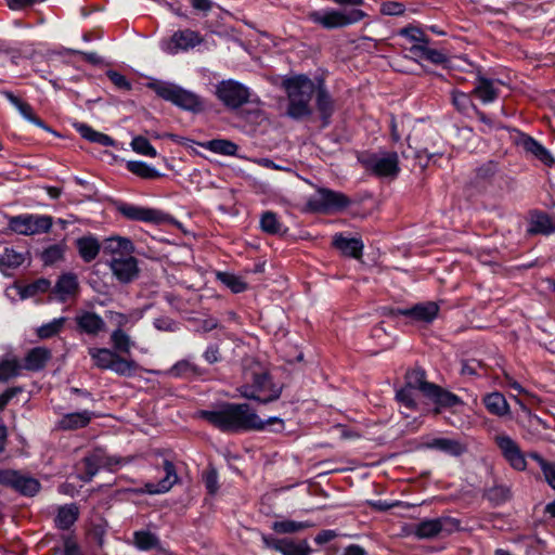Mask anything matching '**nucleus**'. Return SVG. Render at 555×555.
I'll return each instance as SVG.
<instances>
[{
	"label": "nucleus",
	"instance_id": "obj_1",
	"mask_svg": "<svg viewBox=\"0 0 555 555\" xmlns=\"http://www.w3.org/2000/svg\"><path fill=\"white\" fill-rule=\"evenodd\" d=\"M198 416L224 433L261 430L267 425L275 423L281 428L284 427L283 421L279 417L262 421L246 403H225L216 410H202Z\"/></svg>",
	"mask_w": 555,
	"mask_h": 555
},
{
	"label": "nucleus",
	"instance_id": "obj_2",
	"mask_svg": "<svg viewBox=\"0 0 555 555\" xmlns=\"http://www.w3.org/2000/svg\"><path fill=\"white\" fill-rule=\"evenodd\" d=\"M288 96L287 114L299 119L311 114L310 101L315 91L314 82L305 75H297L283 81Z\"/></svg>",
	"mask_w": 555,
	"mask_h": 555
},
{
	"label": "nucleus",
	"instance_id": "obj_3",
	"mask_svg": "<svg viewBox=\"0 0 555 555\" xmlns=\"http://www.w3.org/2000/svg\"><path fill=\"white\" fill-rule=\"evenodd\" d=\"M147 88L153 90L159 98L171 102L173 105L190 112H201L204 108L202 99L194 92L167 81H150Z\"/></svg>",
	"mask_w": 555,
	"mask_h": 555
},
{
	"label": "nucleus",
	"instance_id": "obj_4",
	"mask_svg": "<svg viewBox=\"0 0 555 555\" xmlns=\"http://www.w3.org/2000/svg\"><path fill=\"white\" fill-rule=\"evenodd\" d=\"M250 380L238 388L242 397L262 403L274 401L280 397L281 387L275 385L262 369L251 371Z\"/></svg>",
	"mask_w": 555,
	"mask_h": 555
},
{
	"label": "nucleus",
	"instance_id": "obj_5",
	"mask_svg": "<svg viewBox=\"0 0 555 555\" xmlns=\"http://www.w3.org/2000/svg\"><path fill=\"white\" fill-rule=\"evenodd\" d=\"M88 354L95 367L113 371L119 376H132L139 370L133 359L124 358L109 348L90 347Z\"/></svg>",
	"mask_w": 555,
	"mask_h": 555
},
{
	"label": "nucleus",
	"instance_id": "obj_6",
	"mask_svg": "<svg viewBox=\"0 0 555 555\" xmlns=\"http://www.w3.org/2000/svg\"><path fill=\"white\" fill-rule=\"evenodd\" d=\"M359 163L370 173L378 178H396L399 175V156L396 152H363L358 156Z\"/></svg>",
	"mask_w": 555,
	"mask_h": 555
},
{
	"label": "nucleus",
	"instance_id": "obj_7",
	"mask_svg": "<svg viewBox=\"0 0 555 555\" xmlns=\"http://www.w3.org/2000/svg\"><path fill=\"white\" fill-rule=\"evenodd\" d=\"M366 16L360 9L312 11L308 20L325 29L343 28L362 21Z\"/></svg>",
	"mask_w": 555,
	"mask_h": 555
},
{
	"label": "nucleus",
	"instance_id": "obj_8",
	"mask_svg": "<svg viewBox=\"0 0 555 555\" xmlns=\"http://www.w3.org/2000/svg\"><path fill=\"white\" fill-rule=\"evenodd\" d=\"M351 204L350 198L341 192L320 188L307 202L310 211L331 214L344 210Z\"/></svg>",
	"mask_w": 555,
	"mask_h": 555
},
{
	"label": "nucleus",
	"instance_id": "obj_9",
	"mask_svg": "<svg viewBox=\"0 0 555 555\" xmlns=\"http://www.w3.org/2000/svg\"><path fill=\"white\" fill-rule=\"evenodd\" d=\"M52 224V217L44 215L23 214L8 217L9 230L25 236L47 233Z\"/></svg>",
	"mask_w": 555,
	"mask_h": 555
},
{
	"label": "nucleus",
	"instance_id": "obj_10",
	"mask_svg": "<svg viewBox=\"0 0 555 555\" xmlns=\"http://www.w3.org/2000/svg\"><path fill=\"white\" fill-rule=\"evenodd\" d=\"M125 460L117 456L108 455L103 449H94L87 455L80 463L79 469L82 470L80 479L90 481L99 472L100 468H107L109 470L122 465Z\"/></svg>",
	"mask_w": 555,
	"mask_h": 555
},
{
	"label": "nucleus",
	"instance_id": "obj_11",
	"mask_svg": "<svg viewBox=\"0 0 555 555\" xmlns=\"http://www.w3.org/2000/svg\"><path fill=\"white\" fill-rule=\"evenodd\" d=\"M216 95L227 107L235 109L249 101L250 92L243 83L228 79L217 85Z\"/></svg>",
	"mask_w": 555,
	"mask_h": 555
},
{
	"label": "nucleus",
	"instance_id": "obj_12",
	"mask_svg": "<svg viewBox=\"0 0 555 555\" xmlns=\"http://www.w3.org/2000/svg\"><path fill=\"white\" fill-rule=\"evenodd\" d=\"M0 487L11 488L23 495H35L40 489V483L37 479L15 469L0 467Z\"/></svg>",
	"mask_w": 555,
	"mask_h": 555
},
{
	"label": "nucleus",
	"instance_id": "obj_13",
	"mask_svg": "<svg viewBox=\"0 0 555 555\" xmlns=\"http://www.w3.org/2000/svg\"><path fill=\"white\" fill-rule=\"evenodd\" d=\"M494 443L513 469L524 472L527 468L526 454L513 438L506 434H498L494 436Z\"/></svg>",
	"mask_w": 555,
	"mask_h": 555
},
{
	"label": "nucleus",
	"instance_id": "obj_14",
	"mask_svg": "<svg viewBox=\"0 0 555 555\" xmlns=\"http://www.w3.org/2000/svg\"><path fill=\"white\" fill-rule=\"evenodd\" d=\"M204 41L202 35L192 29L175 31L170 38L164 39L160 48L164 52L175 55L180 51H188L199 46Z\"/></svg>",
	"mask_w": 555,
	"mask_h": 555
},
{
	"label": "nucleus",
	"instance_id": "obj_15",
	"mask_svg": "<svg viewBox=\"0 0 555 555\" xmlns=\"http://www.w3.org/2000/svg\"><path fill=\"white\" fill-rule=\"evenodd\" d=\"M459 527V522L450 517L424 519L414 529V534L420 539H434L440 534H450Z\"/></svg>",
	"mask_w": 555,
	"mask_h": 555
},
{
	"label": "nucleus",
	"instance_id": "obj_16",
	"mask_svg": "<svg viewBox=\"0 0 555 555\" xmlns=\"http://www.w3.org/2000/svg\"><path fill=\"white\" fill-rule=\"evenodd\" d=\"M117 211L125 218L133 221H142L158 224L164 221V214L154 208H146L134 204L120 202L116 205Z\"/></svg>",
	"mask_w": 555,
	"mask_h": 555
},
{
	"label": "nucleus",
	"instance_id": "obj_17",
	"mask_svg": "<svg viewBox=\"0 0 555 555\" xmlns=\"http://www.w3.org/2000/svg\"><path fill=\"white\" fill-rule=\"evenodd\" d=\"M111 270L121 283H129L139 274L138 261L134 257H113L109 261Z\"/></svg>",
	"mask_w": 555,
	"mask_h": 555
},
{
	"label": "nucleus",
	"instance_id": "obj_18",
	"mask_svg": "<svg viewBox=\"0 0 555 555\" xmlns=\"http://www.w3.org/2000/svg\"><path fill=\"white\" fill-rule=\"evenodd\" d=\"M165 476L157 482H146L139 493L159 494L169 491L178 480V475L175 465L165 460L164 462Z\"/></svg>",
	"mask_w": 555,
	"mask_h": 555
},
{
	"label": "nucleus",
	"instance_id": "obj_19",
	"mask_svg": "<svg viewBox=\"0 0 555 555\" xmlns=\"http://www.w3.org/2000/svg\"><path fill=\"white\" fill-rule=\"evenodd\" d=\"M439 307L435 302L415 305L412 308L398 309L397 314L411 318L414 321L429 323L438 314Z\"/></svg>",
	"mask_w": 555,
	"mask_h": 555
},
{
	"label": "nucleus",
	"instance_id": "obj_20",
	"mask_svg": "<svg viewBox=\"0 0 555 555\" xmlns=\"http://www.w3.org/2000/svg\"><path fill=\"white\" fill-rule=\"evenodd\" d=\"M75 321L79 331L88 335L96 336L105 328V322L103 318L92 311L79 312L76 315Z\"/></svg>",
	"mask_w": 555,
	"mask_h": 555
},
{
	"label": "nucleus",
	"instance_id": "obj_21",
	"mask_svg": "<svg viewBox=\"0 0 555 555\" xmlns=\"http://www.w3.org/2000/svg\"><path fill=\"white\" fill-rule=\"evenodd\" d=\"M516 143L518 146L524 149V151L533 155L546 165H550L554 162L550 152L541 143L528 134L520 133L516 139Z\"/></svg>",
	"mask_w": 555,
	"mask_h": 555
},
{
	"label": "nucleus",
	"instance_id": "obj_22",
	"mask_svg": "<svg viewBox=\"0 0 555 555\" xmlns=\"http://www.w3.org/2000/svg\"><path fill=\"white\" fill-rule=\"evenodd\" d=\"M499 80H492L482 76L477 77L476 86L473 90V94L476 95L483 104L494 102L499 96Z\"/></svg>",
	"mask_w": 555,
	"mask_h": 555
},
{
	"label": "nucleus",
	"instance_id": "obj_23",
	"mask_svg": "<svg viewBox=\"0 0 555 555\" xmlns=\"http://www.w3.org/2000/svg\"><path fill=\"white\" fill-rule=\"evenodd\" d=\"M134 251L131 240L122 236L108 237L104 243V253L113 257H128Z\"/></svg>",
	"mask_w": 555,
	"mask_h": 555
},
{
	"label": "nucleus",
	"instance_id": "obj_24",
	"mask_svg": "<svg viewBox=\"0 0 555 555\" xmlns=\"http://www.w3.org/2000/svg\"><path fill=\"white\" fill-rule=\"evenodd\" d=\"M333 245L345 256L356 259H359L362 256L363 243L359 238H350L343 234H336L333 238Z\"/></svg>",
	"mask_w": 555,
	"mask_h": 555
},
{
	"label": "nucleus",
	"instance_id": "obj_25",
	"mask_svg": "<svg viewBox=\"0 0 555 555\" xmlns=\"http://www.w3.org/2000/svg\"><path fill=\"white\" fill-rule=\"evenodd\" d=\"M95 414L91 411L83 410L65 414L59 422V427L64 430H75L89 425Z\"/></svg>",
	"mask_w": 555,
	"mask_h": 555
},
{
	"label": "nucleus",
	"instance_id": "obj_26",
	"mask_svg": "<svg viewBox=\"0 0 555 555\" xmlns=\"http://www.w3.org/2000/svg\"><path fill=\"white\" fill-rule=\"evenodd\" d=\"M142 312L132 311L130 313H122L114 310H107L105 317L109 323L114 326V330L126 331V328L132 327L141 318Z\"/></svg>",
	"mask_w": 555,
	"mask_h": 555
},
{
	"label": "nucleus",
	"instance_id": "obj_27",
	"mask_svg": "<svg viewBox=\"0 0 555 555\" xmlns=\"http://www.w3.org/2000/svg\"><path fill=\"white\" fill-rule=\"evenodd\" d=\"M482 402L490 414L499 417L509 414V404L501 392L494 391L486 395Z\"/></svg>",
	"mask_w": 555,
	"mask_h": 555
},
{
	"label": "nucleus",
	"instance_id": "obj_28",
	"mask_svg": "<svg viewBox=\"0 0 555 555\" xmlns=\"http://www.w3.org/2000/svg\"><path fill=\"white\" fill-rule=\"evenodd\" d=\"M51 358L49 349L36 347L29 350L25 357L23 367L28 371H39L43 369Z\"/></svg>",
	"mask_w": 555,
	"mask_h": 555
},
{
	"label": "nucleus",
	"instance_id": "obj_29",
	"mask_svg": "<svg viewBox=\"0 0 555 555\" xmlns=\"http://www.w3.org/2000/svg\"><path fill=\"white\" fill-rule=\"evenodd\" d=\"M79 517V508L76 504H65L57 508L56 516L54 518L55 526L59 529H69Z\"/></svg>",
	"mask_w": 555,
	"mask_h": 555
},
{
	"label": "nucleus",
	"instance_id": "obj_30",
	"mask_svg": "<svg viewBox=\"0 0 555 555\" xmlns=\"http://www.w3.org/2000/svg\"><path fill=\"white\" fill-rule=\"evenodd\" d=\"M427 447L452 456H459L466 451V447L461 441L449 438H435L427 443Z\"/></svg>",
	"mask_w": 555,
	"mask_h": 555
},
{
	"label": "nucleus",
	"instance_id": "obj_31",
	"mask_svg": "<svg viewBox=\"0 0 555 555\" xmlns=\"http://www.w3.org/2000/svg\"><path fill=\"white\" fill-rule=\"evenodd\" d=\"M202 370L190 360H180L175 363L168 371L165 372L166 375L176 377V378H191L202 375Z\"/></svg>",
	"mask_w": 555,
	"mask_h": 555
},
{
	"label": "nucleus",
	"instance_id": "obj_32",
	"mask_svg": "<svg viewBox=\"0 0 555 555\" xmlns=\"http://www.w3.org/2000/svg\"><path fill=\"white\" fill-rule=\"evenodd\" d=\"M24 261L25 255L13 247H5L3 251L0 253V270L5 274L22 266Z\"/></svg>",
	"mask_w": 555,
	"mask_h": 555
},
{
	"label": "nucleus",
	"instance_id": "obj_33",
	"mask_svg": "<svg viewBox=\"0 0 555 555\" xmlns=\"http://www.w3.org/2000/svg\"><path fill=\"white\" fill-rule=\"evenodd\" d=\"M76 130L86 140L92 143H98L102 146H114L115 141L107 134L94 130L92 127L86 124H76Z\"/></svg>",
	"mask_w": 555,
	"mask_h": 555
},
{
	"label": "nucleus",
	"instance_id": "obj_34",
	"mask_svg": "<svg viewBox=\"0 0 555 555\" xmlns=\"http://www.w3.org/2000/svg\"><path fill=\"white\" fill-rule=\"evenodd\" d=\"M76 130L86 140L92 143H98L102 146H114L115 141L107 134L94 130L92 127L86 124H76Z\"/></svg>",
	"mask_w": 555,
	"mask_h": 555
},
{
	"label": "nucleus",
	"instance_id": "obj_35",
	"mask_svg": "<svg viewBox=\"0 0 555 555\" xmlns=\"http://www.w3.org/2000/svg\"><path fill=\"white\" fill-rule=\"evenodd\" d=\"M529 231L534 234H551L555 232V218L544 212H534L531 215Z\"/></svg>",
	"mask_w": 555,
	"mask_h": 555
},
{
	"label": "nucleus",
	"instance_id": "obj_36",
	"mask_svg": "<svg viewBox=\"0 0 555 555\" xmlns=\"http://www.w3.org/2000/svg\"><path fill=\"white\" fill-rule=\"evenodd\" d=\"M109 341L112 349L118 354H130L131 349L135 346L130 335L126 331L113 330Z\"/></svg>",
	"mask_w": 555,
	"mask_h": 555
},
{
	"label": "nucleus",
	"instance_id": "obj_37",
	"mask_svg": "<svg viewBox=\"0 0 555 555\" xmlns=\"http://www.w3.org/2000/svg\"><path fill=\"white\" fill-rule=\"evenodd\" d=\"M78 289L77 276L73 273L61 275L55 284L54 291L61 300H66Z\"/></svg>",
	"mask_w": 555,
	"mask_h": 555
},
{
	"label": "nucleus",
	"instance_id": "obj_38",
	"mask_svg": "<svg viewBox=\"0 0 555 555\" xmlns=\"http://www.w3.org/2000/svg\"><path fill=\"white\" fill-rule=\"evenodd\" d=\"M78 253L86 262H91L96 258L100 251V244L92 236H83L76 242Z\"/></svg>",
	"mask_w": 555,
	"mask_h": 555
},
{
	"label": "nucleus",
	"instance_id": "obj_39",
	"mask_svg": "<svg viewBox=\"0 0 555 555\" xmlns=\"http://www.w3.org/2000/svg\"><path fill=\"white\" fill-rule=\"evenodd\" d=\"M434 385L435 384L425 380V372L422 369L411 370L405 375V387L415 391L420 390L426 397L430 391L428 386Z\"/></svg>",
	"mask_w": 555,
	"mask_h": 555
},
{
	"label": "nucleus",
	"instance_id": "obj_40",
	"mask_svg": "<svg viewBox=\"0 0 555 555\" xmlns=\"http://www.w3.org/2000/svg\"><path fill=\"white\" fill-rule=\"evenodd\" d=\"M5 96L25 119L41 128H44L43 121L35 115L33 107L28 103L15 96L11 92L5 93Z\"/></svg>",
	"mask_w": 555,
	"mask_h": 555
},
{
	"label": "nucleus",
	"instance_id": "obj_41",
	"mask_svg": "<svg viewBox=\"0 0 555 555\" xmlns=\"http://www.w3.org/2000/svg\"><path fill=\"white\" fill-rule=\"evenodd\" d=\"M202 147L220 155L234 156L238 150V146L225 139H214L201 144Z\"/></svg>",
	"mask_w": 555,
	"mask_h": 555
},
{
	"label": "nucleus",
	"instance_id": "obj_42",
	"mask_svg": "<svg viewBox=\"0 0 555 555\" xmlns=\"http://www.w3.org/2000/svg\"><path fill=\"white\" fill-rule=\"evenodd\" d=\"M430 390L427 397L434 400L435 403L441 406H454L457 405L461 401L457 396L441 389L439 386H428Z\"/></svg>",
	"mask_w": 555,
	"mask_h": 555
},
{
	"label": "nucleus",
	"instance_id": "obj_43",
	"mask_svg": "<svg viewBox=\"0 0 555 555\" xmlns=\"http://www.w3.org/2000/svg\"><path fill=\"white\" fill-rule=\"evenodd\" d=\"M126 168L133 175L142 178V179H157L163 177L158 170L154 167L147 165L144 162L140 160H129L126 164Z\"/></svg>",
	"mask_w": 555,
	"mask_h": 555
},
{
	"label": "nucleus",
	"instance_id": "obj_44",
	"mask_svg": "<svg viewBox=\"0 0 555 555\" xmlns=\"http://www.w3.org/2000/svg\"><path fill=\"white\" fill-rule=\"evenodd\" d=\"M133 543L140 551H151L159 546V539L151 531L140 530L133 533Z\"/></svg>",
	"mask_w": 555,
	"mask_h": 555
},
{
	"label": "nucleus",
	"instance_id": "obj_45",
	"mask_svg": "<svg viewBox=\"0 0 555 555\" xmlns=\"http://www.w3.org/2000/svg\"><path fill=\"white\" fill-rule=\"evenodd\" d=\"M310 521H295L291 519L278 520L272 524V529L276 533H295L312 527Z\"/></svg>",
	"mask_w": 555,
	"mask_h": 555
},
{
	"label": "nucleus",
	"instance_id": "obj_46",
	"mask_svg": "<svg viewBox=\"0 0 555 555\" xmlns=\"http://www.w3.org/2000/svg\"><path fill=\"white\" fill-rule=\"evenodd\" d=\"M279 553L282 555H311V548L306 540L296 542L292 539H283Z\"/></svg>",
	"mask_w": 555,
	"mask_h": 555
},
{
	"label": "nucleus",
	"instance_id": "obj_47",
	"mask_svg": "<svg viewBox=\"0 0 555 555\" xmlns=\"http://www.w3.org/2000/svg\"><path fill=\"white\" fill-rule=\"evenodd\" d=\"M410 52L416 56L423 57L433 64H443L447 62V56L439 50L431 49L426 46L410 48Z\"/></svg>",
	"mask_w": 555,
	"mask_h": 555
},
{
	"label": "nucleus",
	"instance_id": "obj_48",
	"mask_svg": "<svg viewBox=\"0 0 555 555\" xmlns=\"http://www.w3.org/2000/svg\"><path fill=\"white\" fill-rule=\"evenodd\" d=\"M23 365L16 358L4 359L0 362V380L7 382L20 374Z\"/></svg>",
	"mask_w": 555,
	"mask_h": 555
},
{
	"label": "nucleus",
	"instance_id": "obj_49",
	"mask_svg": "<svg viewBox=\"0 0 555 555\" xmlns=\"http://www.w3.org/2000/svg\"><path fill=\"white\" fill-rule=\"evenodd\" d=\"M282 223L280 222L276 214L272 211H264L260 217V228L268 234H279L282 232Z\"/></svg>",
	"mask_w": 555,
	"mask_h": 555
},
{
	"label": "nucleus",
	"instance_id": "obj_50",
	"mask_svg": "<svg viewBox=\"0 0 555 555\" xmlns=\"http://www.w3.org/2000/svg\"><path fill=\"white\" fill-rule=\"evenodd\" d=\"M219 281L229 287L233 293L238 294L247 289V284L240 276L231 273L220 272L218 273Z\"/></svg>",
	"mask_w": 555,
	"mask_h": 555
},
{
	"label": "nucleus",
	"instance_id": "obj_51",
	"mask_svg": "<svg viewBox=\"0 0 555 555\" xmlns=\"http://www.w3.org/2000/svg\"><path fill=\"white\" fill-rule=\"evenodd\" d=\"M400 34L412 43L411 48L422 47L429 43V38L417 27L403 28Z\"/></svg>",
	"mask_w": 555,
	"mask_h": 555
},
{
	"label": "nucleus",
	"instance_id": "obj_52",
	"mask_svg": "<svg viewBox=\"0 0 555 555\" xmlns=\"http://www.w3.org/2000/svg\"><path fill=\"white\" fill-rule=\"evenodd\" d=\"M317 106L322 118L327 122V119L333 113V101L330 94L324 89H319L317 94Z\"/></svg>",
	"mask_w": 555,
	"mask_h": 555
},
{
	"label": "nucleus",
	"instance_id": "obj_53",
	"mask_svg": "<svg viewBox=\"0 0 555 555\" xmlns=\"http://www.w3.org/2000/svg\"><path fill=\"white\" fill-rule=\"evenodd\" d=\"M132 150L140 155L149 156V157H156L157 152L155 147L150 143V141L142 137L137 135L132 139L130 143Z\"/></svg>",
	"mask_w": 555,
	"mask_h": 555
},
{
	"label": "nucleus",
	"instance_id": "obj_54",
	"mask_svg": "<svg viewBox=\"0 0 555 555\" xmlns=\"http://www.w3.org/2000/svg\"><path fill=\"white\" fill-rule=\"evenodd\" d=\"M65 321L66 319L62 317L53 319L51 322L41 325L37 331L38 336L40 338H50L56 335L64 326Z\"/></svg>",
	"mask_w": 555,
	"mask_h": 555
},
{
	"label": "nucleus",
	"instance_id": "obj_55",
	"mask_svg": "<svg viewBox=\"0 0 555 555\" xmlns=\"http://www.w3.org/2000/svg\"><path fill=\"white\" fill-rule=\"evenodd\" d=\"M64 256V247L62 245H52L46 248L42 253V261L46 264H53L61 260Z\"/></svg>",
	"mask_w": 555,
	"mask_h": 555
},
{
	"label": "nucleus",
	"instance_id": "obj_56",
	"mask_svg": "<svg viewBox=\"0 0 555 555\" xmlns=\"http://www.w3.org/2000/svg\"><path fill=\"white\" fill-rule=\"evenodd\" d=\"M414 392L415 390H412L404 386L397 392V399L404 408L412 410L415 408Z\"/></svg>",
	"mask_w": 555,
	"mask_h": 555
},
{
	"label": "nucleus",
	"instance_id": "obj_57",
	"mask_svg": "<svg viewBox=\"0 0 555 555\" xmlns=\"http://www.w3.org/2000/svg\"><path fill=\"white\" fill-rule=\"evenodd\" d=\"M62 540L63 555H83L79 544L73 535L66 534L62 538Z\"/></svg>",
	"mask_w": 555,
	"mask_h": 555
},
{
	"label": "nucleus",
	"instance_id": "obj_58",
	"mask_svg": "<svg viewBox=\"0 0 555 555\" xmlns=\"http://www.w3.org/2000/svg\"><path fill=\"white\" fill-rule=\"evenodd\" d=\"M107 77L109 80L118 88L122 90H130L131 83L129 80L121 74L115 70L107 72Z\"/></svg>",
	"mask_w": 555,
	"mask_h": 555
},
{
	"label": "nucleus",
	"instance_id": "obj_59",
	"mask_svg": "<svg viewBox=\"0 0 555 555\" xmlns=\"http://www.w3.org/2000/svg\"><path fill=\"white\" fill-rule=\"evenodd\" d=\"M154 326L158 331L175 332L178 330V324L168 317H160L154 320Z\"/></svg>",
	"mask_w": 555,
	"mask_h": 555
},
{
	"label": "nucleus",
	"instance_id": "obj_60",
	"mask_svg": "<svg viewBox=\"0 0 555 555\" xmlns=\"http://www.w3.org/2000/svg\"><path fill=\"white\" fill-rule=\"evenodd\" d=\"M380 12L384 15H401L404 12V7L402 3L388 1L382 4Z\"/></svg>",
	"mask_w": 555,
	"mask_h": 555
},
{
	"label": "nucleus",
	"instance_id": "obj_61",
	"mask_svg": "<svg viewBox=\"0 0 555 555\" xmlns=\"http://www.w3.org/2000/svg\"><path fill=\"white\" fill-rule=\"evenodd\" d=\"M106 533V527L103 524H94L88 531V534L94 540L98 545H103V540Z\"/></svg>",
	"mask_w": 555,
	"mask_h": 555
},
{
	"label": "nucleus",
	"instance_id": "obj_62",
	"mask_svg": "<svg viewBox=\"0 0 555 555\" xmlns=\"http://www.w3.org/2000/svg\"><path fill=\"white\" fill-rule=\"evenodd\" d=\"M204 481L210 494H215L218 491V474L215 469L205 473Z\"/></svg>",
	"mask_w": 555,
	"mask_h": 555
},
{
	"label": "nucleus",
	"instance_id": "obj_63",
	"mask_svg": "<svg viewBox=\"0 0 555 555\" xmlns=\"http://www.w3.org/2000/svg\"><path fill=\"white\" fill-rule=\"evenodd\" d=\"M452 100L459 111H465L472 104L469 95L460 91L452 92Z\"/></svg>",
	"mask_w": 555,
	"mask_h": 555
},
{
	"label": "nucleus",
	"instance_id": "obj_64",
	"mask_svg": "<svg viewBox=\"0 0 555 555\" xmlns=\"http://www.w3.org/2000/svg\"><path fill=\"white\" fill-rule=\"evenodd\" d=\"M337 532L335 530H331V529H326V530H322L320 531L315 538H314V542L317 544H325L332 540H334L335 538H337Z\"/></svg>",
	"mask_w": 555,
	"mask_h": 555
}]
</instances>
